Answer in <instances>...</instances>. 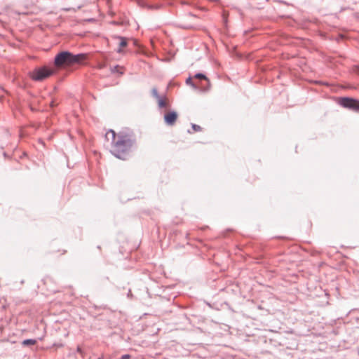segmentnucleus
<instances>
[{
    "label": "nucleus",
    "mask_w": 359,
    "mask_h": 359,
    "mask_svg": "<svg viewBox=\"0 0 359 359\" xmlns=\"http://www.w3.org/2000/svg\"><path fill=\"white\" fill-rule=\"evenodd\" d=\"M120 41L119 42V47H118V53H121L122 51V48L126 47L128 44V42H127V40L126 38H123V37H118V38Z\"/></svg>",
    "instance_id": "6e6552de"
},
{
    "label": "nucleus",
    "mask_w": 359,
    "mask_h": 359,
    "mask_svg": "<svg viewBox=\"0 0 359 359\" xmlns=\"http://www.w3.org/2000/svg\"><path fill=\"white\" fill-rule=\"evenodd\" d=\"M191 81V78H189L187 81V83H189Z\"/></svg>",
    "instance_id": "dca6fc26"
},
{
    "label": "nucleus",
    "mask_w": 359,
    "mask_h": 359,
    "mask_svg": "<svg viewBox=\"0 0 359 359\" xmlns=\"http://www.w3.org/2000/svg\"><path fill=\"white\" fill-rule=\"evenodd\" d=\"M55 72V71L53 69L43 67L34 69L30 73V76L34 81H42L49 77Z\"/></svg>",
    "instance_id": "7ed1b4c3"
},
{
    "label": "nucleus",
    "mask_w": 359,
    "mask_h": 359,
    "mask_svg": "<svg viewBox=\"0 0 359 359\" xmlns=\"http://www.w3.org/2000/svg\"><path fill=\"white\" fill-rule=\"evenodd\" d=\"M192 128L194 132H199V131H201V130H202L201 127L196 124H192Z\"/></svg>",
    "instance_id": "f8f14e48"
},
{
    "label": "nucleus",
    "mask_w": 359,
    "mask_h": 359,
    "mask_svg": "<svg viewBox=\"0 0 359 359\" xmlns=\"http://www.w3.org/2000/svg\"><path fill=\"white\" fill-rule=\"evenodd\" d=\"M86 58L85 55H73L69 52L63 51L58 53L55 57V65L57 68H65L79 63Z\"/></svg>",
    "instance_id": "f03ea898"
},
{
    "label": "nucleus",
    "mask_w": 359,
    "mask_h": 359,
    "mask_svg": "<svg viewBox=\"0 0 359 359\" xmlns=\"http://www.w3.org/2000/svg\"><path fill=\"white\" fill-rule=\"evenodd\" d=\"M339 104L344 108H347L359 113V100L351 97H341Z\"/></svg>",
    "instance_id": "20e7f679"
},
{
    "label": "nucleus",
    "mask_w": 359,
    "mask_h": 359,
    "mask_svg": "<svg viewBox=\"0 0 359 359\" xmlns=\"http://www.w3.org/2000/svg\"><path fill=\"white\" fill-rule=\"evenodd\" d=\"M130 355H128V354H126V355H123L121 359H130Z\"/></svg>",
    "instance_id": "4468645a"
},
{
    "label": "nucleus",
    "mask_w": 359,
    "mask_h": 359,
    "mask_svg": "<svg viewBox=\"0 0 359 359\" xmlns=\"http://www.w3.org/2000/svg\"><path fill=\"white\" fill-rule=\"evenodd\" d=\"M111 70L112 73L118 74V75H123L125 72L124 67L118 65L112 67Z\"/></svg>",
    "instance_id": "0eeeda50"
},
{
    "label": "nucleus",
    "mask_w": 359,
    "mask_h": 359,
    "mask_svg": "<svg viewBox=\"0 0 359 359\" xmlns=\"http://www.w3.org/2000/svg\"><path fill=\"white\" fill-rule=\"evenodd\" d=\"M178 118V114L175 111H168L164 114V121L168 126H174Z\"/></svg>",
    "instance_id": "39448f33"
},
{
    "label": "nucleus",
    "mask_w": 359,
    "mask_h": 359,
    "mask_svg": "<svg viewBox=\"0 0 359 359\" xmlns=\"http://www.w3.org/2000/svg\"><path fill=\"white\" fill-rule=\"evenodd\" d=\"M195 78L205 80L207 81V83H208V86H210V81H209L208 78L204 74H197L195 75Z\"/></svg>",
    "instance_id": "1a4fd4ad"
},
{
    "label": "nucleus",
    "mask_w": 359,
    "mask_h": 359,
    "mask_svg": "<svg viewBox=\"0 0 359 359\" xmlns=\"http://www.w3.org/2000/svg\"><path fill=\"white\" fill-rule=\"evenodd\" d=\"M77 352L81 355L82 358H84V352L82 350L81 347H77Z\"/></svg>",
    "instance_id": "ddd939ff"
},
{
    "label": "nucleus",
    "mask_w": 359,
    "mask_h": 359,
    "mask_svg": "<svg viewBox=\"0 0 359 359\" xmlns=\"http://www.w3.org/2000/svg\"><path fill=\"white\" fill-rule=\"evenodd\" d=\"M157 102L160 108H167L169 106L168 99L166 97H161L157 100Z\"/></svg>",
    "instance_id": "423d86ee"
},
{
    "label": "nucleus",
    "mask_w": 359,
    "mask_h": 359,
    "mask_svg": "<svg viewBox=\"0 0 359 359\" xmlns=\"http://www.w3.org/2000/svg\"><path fill=\"white\" fill-rule=\"evenodd\" d=\"M151 93L153 96L156 99V100L161 97V96L158 93V90L156 88H153Z\"/></svg>",
    "instance_id": "9b49d317"
},
{
    "label": "nucleus",
    "mask_w": 359,
    "mask_h": 359,
    "mask_svg": "<svg viewBox=\"0 0 359 359\" xmlns=\"http://www.w3.org/2000/svg\"><path fill=\"white\" fill-rule=\"evenodd\" d=\"M105 138L107 141L111 140V153L122 160L126 159L135 142L131 135L125 133L116 134L112 130L106 133Z\"/></svg>",
    "instance_id": "f257e3e1"
},
{
    "label": "nucleus",
    "mask_w": 359,
    "mask_h": 359,
    "mask_svg": "<svg viewBox=\"0 0 359 359\" xmlns=\"http://www.w3.org/2000/svg\"><path fill=\"white\" fill-rule=\"evenodd\" d=\"M36 340L34 339H26L22 341L23 345H34L36 344Z\"/></svg>",
    "instance_id": "9d476101"
},
{
    "label": "nucleus",
    "mask_w": 359,
    "mask_h": 359,
    "mask_svg": "<svg viewBox=\"0 0 359 359\" xmlns=\"http://www.w3.org/2000/svg\"><path fill=\"white\" fill-rule=\"evenodd\" d=\"M50 106H51V107L55 106V104H54V102H52L50 103Z\"/></svg>",
    "instance_id": "2eb2a0df"
}]
</instances>
